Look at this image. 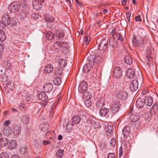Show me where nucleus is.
Returning <instances> with one entry per match:
<instances>
[{"label":"nucleus","mask_w":158,"mask_h":158,"mask_svg":"<svg viewBox=\"0 0 158 158\" xmlns=\"http://www.w3.org/2000/svg\"><path fill=\"white\" fill-rule=\"evenodd\" d=\"M113 87L114 90L115 91L116 95L118 98L124 100L127 97V93L126 92L123 90L121 85L118 83L115 85L114 84Z\"/></svg>","instance_id":"nucleus-1"},{"label":"nucleus","mask_w":158,"mask_h":158,"mask_svg":"<svg viewBox=\"0 0 158 158\" xmlns=\"http://www.w3.org/2000/svg\"><path fill=\"white\" fill-rule=\"evenodd\" d=\"M126 76L128 78L131 79L134 77H136L137 79L143 78L141 72L138 74V76L135 73L134 69L133 68H130L127 70L126 73Z\"/></svg>","instance_id":"nucleus-2"},{"label":"nucleus","mask_w":158,"mask_h":158,"mask_svg":"<svg viewBox=\"0 0 158 158\" xmlns=\"http://www.w3.org/2000/svg\"><path fill=\"white\" fill-rule=\"evenodd\" d=\"M20 6L17 2H14L11 3L8 6V10L11 13L18 11L19 9Z\"/></svg>","instance_id":"nucleus-3"},{"label":"nucleus","mask_w":158,"mask_h":158,"mask_svg":"<svg viewBox=\"0 0 158 158\" xmlns=\"http://www.w3.org/2000/svg\"><path fill=\"white\" fill-rule=\"evenodd\" d=\"M120 104L118 102H113L110 106L111 111L112 115H114L118 112L120 109Z\"/></svg>","instance_id":"nucleus-4"},{"label":"nucleus","mask_w":158,"mask_h":158,"mask_svg":"<svg viewBox=\"0 0 158 158\" xmlns=\"http://www.w3.org/2000/svg\"><path fill=\"white\" fill-rule=\"evenodd\" d=\"M108 39H105L102 40L98 45V49L100 50H105L108 46Z\"/></svg>","instance_id":"nucleus-5"},{"label":"nucleus","mask_w":158,"mask_h":158,"mask_svg":"<svg viewBox=\"0 0 158 158\" xmlns=\"http://www.w3.org/2000/svg\"><path fill=\"white\" fill-rule=\"evenodd\" d=\"M30 9L26 5H24L20 12V16L23 18H26L29 15V12Z\"/></svg>","instance_id":"nucleus-6"},{"label":"nucleus","mask_w":158,"mask_h":158,"mask_svg":"<svg viewBox=\"0 0 158 158\" xmlns=\"http://www.w3.org/2000/svg\"><path fill=\"white\" fill-rule=\"evenodd\" d=\"M113 75L116 78H119L122 75L121 68L119 67H115L113 70Z\"/></svg>","instance_id":"nucleus-7"},{"label":"nucleus","mask_w":158,"mask_h":158,"mask_svg":"<svg viewBox=\"0 0 158 158\" xmlns=\"http://www.w3.org/2000/svg\"><path fill=\"white\" fill-rule=\"evenodd\" d=\"M138 88V81L134 80L132 81L130 85V89L132 92L137 90Z\"/></svg>","instance_id":"nucleus-8"},{"label":"nucleus","mask_w":158,"mask_h":158,"mask_svg":"<svg viewBox=\"0 0 158 158\" xmlns=\"http://www.w3.org/2000/svg\"><path fill=\"white\" fill-rule=\"evenodd\" d=\"M87 86V83L85 81H81L79 85L78 90L79 92L82 93L85 92Z\"/></svg>","instance_id":"nucleus-9"},{"label":"nucleus","mask_w":158,"mask_h":158,"mask_svg":"<svg viewBox=\"0 0 158 158\" xmlns=\"http://www.w3.org/2000/svg\"><path fill=\"white\" fill-rule=\"evenodd\" d=\"M145 103L144 100L143 98H139L136 101V106L139 109L142 108L143 107Z\"/></svg>","instance_id":"nucleus-10"},{"label":"nucleus","mask_w":158,"mask_h":158,"mask_svg":"<svg viewBox=\"0 0 158 158\" xmlns=\"http://www.w3.org/2000/svg\"><path fill=\"white\" fill-rule=\"evenodd\" d=\"M44 92H39L37 96L38 99L44 101L48 98V96Z\"/></svg>","instance_id":"nucleus-11"},{"label":"nucleus","mask_w":158,"mask_h":158,"mask_svg":"<svg viewBox=\"0 0 158 158\" xmlns=\"http://www.w3.org/2000/svg\"><path fill=\"white\" fill-rule=\"evenodd\" d=\"M93 56V55H90V56L88 57V59H89L90 61H93L94 63H96L97 64H98L102 60L101 57L99 56H97L94 57V59H93L94 57Z\"/></svg>","instance_id":"nucleus-12"},{"label":"nucleus","mask_w":158,"mask_h":158,"mask_svg":"<svg viewBox=\"0 0 158 158\" xmlns=\"http://www.w3.org/2000/svg\"><path fill=\"white\" fill-rule=\"evenodd\" d=\"M53 88V85L50 83H48L44 86V89L46 93H49L52 91Z\"/></svg>","instance_id":"nucleus-13"},{"label":"nucleus","mask_w":158,"mask_h":158,"mask_svg":"<svg viewBox=\"0 0 158 158\" xmlns=\"http://www.w3.org/2000/svg\"><path fill=\"white\" fill-rule=\"evenodd\" d=\"M130 127L129 126H125L122 130V134L124 137H127L129 135Z\"/></svg>","instance_id":"nucleus-14"},{"label":"nucleus","mask_w":158,"mask_h":158,"mask_svg":"<svg viewBox=\"0 0 158 158\" xmlns=\"http://www.w3.org/2000/svg\"><path fill=\"white\" fill-rule=\"evenodd\" d=\"M33 6L34 8L37 10H40L42 7V4L38 0L33 1Z\"/></svg>","instance_id":"nucleus-15"},{"label":"nucleus","mask_w":158,"mask_h":158,"mask_svg":"<svg viewBox=\"0 0 158 158\" xmlns=\"http://www.w3.org/2000/svg\"><path fill=\"white\" fill-rule=\"evenodd\" d=\"M144 101L146 105L148 106H151L153 104V100L152 97L150 96L146 97Z\"/></svg>","instance_id":"nucleus-16"},{"label":"nucleus","mask_w":158,"mask_h":158,"mask_svg":"<svg viewBox=\"0 0 158 158\" xmlns=\"http://www.w3.org/2000/svg\"><path fill=\"white\" fill-rule=\"evenodd\" d=\"M105 104V100L103 98H100L96 102V106L98 107H101Z\"/></svg>","instance_id":"nucleus-17"},{"label":"nucleus","mask_w":158,"mask_h":158,"mask_svg":"<svg viewBox=\"0 0 158 158\" xmlns=\"http://www.w3.org/2000/svg\"><path fill=\"white\" fill-rule=\"evenodd\" d=\"M40 128L41 130L44 132H46L48 131L49 127L48 123H43L40 125Z\"/></svg>","instance_id":"nucleus-18"},{"label":"nucleus","mask_w":158,"mask_h":158,"mask_svg":"<svg viewBox=\"0 0 158 158\" xmlns=\"http://www.w3.org/2000/svg\"><path fill=\"white\" fill-rule=\"evenodd\" d=\"M12 131L13 130L12 128L9 126L6 127L3 129V133L6 135L11 134Z\"/></svg>","instance_id":"nucleus-19"},{"label":"nucleus","mask_w":158,"mask_h":158,"mask_svg":"<svg viewBox=\"0 0 158 158\" xmlns=\"http://www.w3.org/2000/svg\"><path fill=\"white\" fill-rule=\"evenodd\" d=\"M158 111V104L155 103L152 107L150 110V114H154Z\"/></svg>","instance_id":"nucleus-20"},{"label":"nucleus","mask_w":158,"mask_h":158,"mask_svg":"<svg viewBox=\"0 0 158 158\" xmlns=\"http://www.w3.org/2000/svg\"><path fill=\"white\" fill-rule=\"evenodd\" d=\"M17 145L16 141L15 140H11L8 142L7 145L9 148L13 149Z\"/></svg>","instance_id":"nucleus-21"},{"label":"nucleus","mask_w":158,"mask_h":158,"mask_svg":"<svg viewBox=\"0 0 158 158\" xmlns=\"http://www.w3.org/2000/svg\"><path fill=\"white\" fill-rule=\"evenodd\" d=\"M10 18L9 16L8 15L6 14H4L2 16V23H4L8 26V23L9 21Z\"/></svg>","instance_id":"nucleus-22"},{"label":"nucleus","mask_w":158,"mask_h":158,"mask_svg":"<svg viewBox=\"0 0 158 158\" xmlns=\"http://www.w3.org/2000/svg\"><path fill=\"white\" fill-rule=\"evenodd\" d=\"M109 111V109L107 108H102L99 110V114L102 116H105L107 114Z\"/></svg>","instance_id":"nucleus-23"},{"label":"nucleus","mask_w":158,"mask_h":158,"mask_svg":"<svg viewBox=\"0 0 158 158\" xmlns=\"http://www.w3.org/2000/svg\"><path fill=\"white\" fill-rule=\"evenodd\" d=\"M92 69L90 64H86L85 65L83 68V70L85 73H88Z\"/></svg>","instance_id":"nucleus-24"},{"label":"nucleus","mask_w":158,"mask_h":158,"mask_svg":"<svg viewBox=\"0 0 158 158\" xmlns=\"http://www.w3.org/2000/svg\"><path fill=\"white\" fill-rule=\"evenodd\" d=\"M72 122L75 124H78L80 123L81 120V118L79 115L74 116L72 119Z\"/></svg>","instance_id":"nucleus-25"},{"label":"nucleus","mask_w":158,"mask_h":158,"mask_svg":"<svg viewBox=\"0 0 158 158\" xmlns=\"http://www.w3.org/2000/svg\"><path fill=\"white\" fill-rule=\"evenodd\" d=\"M53 66L51 64H48L45 67L44 71L46 73H50L53 70Z\"/></svg>","instance_id":"nucleus-26"},{"label":"nucleus","mask_w":158,"mask_h":158,"mask_svg":"<svg viewBox=\"0 0 158 158\" xmlns=\"http://www.w3.org/2000/svg\"><path fill=\"white\" fill-rule=\"evenodd\" d=\"M45 37L48 40H51L53 39L54 36V34L51 31L46 32L45 34Z\"/></svg>","instance_id":"nucleus-27"},{"label":"nucleus","mask_w":158,"mask_h":158,"mask_svg":"<svg viewBox=\"0 0 158 158\" xmlns=\"http://www.w3.org/2000/svg\"><path fill=\"white\" fill-rule=\"evenodd\" d=\"M124 60L126 63L128 65H131L132 63V57L129 56H126L124 58Z\"/></svg>","instance_id":"nucleus-28"},{"label":"nucleus","mask_w":158,"mask_h":158,"mask_svg":"<svg viewBox=\"0 0 158 158\" xmlns=\"http://www.w3.org/2000/svg\"><path fill=\"white\" fill-rule=\"evenodd\" d=\"M7 139L5 138H1L0 139V146L1 147H5L6 144H7L8 142Z\"/></svg>","instance_id":"nucleus-29"},{"label":"nucleus","mask_w":158,"mask_h":158,"mask_svg":"<svg viewBox=\"0 0 158 158\" xmlns=\"http://www.w3.org/2000/svg\"><path fill=\"white\" fill-rule=\"evenodd\" d=\"M44 19L48 22H52L54 20L53 17L51 15L49 14H46L45 15Z\"/></svg>","instance_id":"nucleus-30"},{"label":"nucleus","mask_w":158,"mask_h":158,"mask_svg":"<svg viewBox=\"0 0 158 158\" xmlns=\"http://www.w3.org/2000/svg\"><path fill=\"white\" fill-rule=\"evenodd\" d=\"M83 93V97H84V96L86 97V99L91 98L92 97V95L91 93L88 92L86 90L85 92L82 93ZM84 98L85 97H84Z\"/></svg>","instance_id":"nucleus-31"},{"label":"nucleus","mask_w":158,"mask_h":158,"mask_svg":"<svg viewBox=\"0 0 158 158\" xmlns=\"http://www.w3.org/2000/svg\"><path fill=\"white\" fill-rule=\"evenodd\" d=\"M92 127L94 129H98L101 127V124L98 121L94 122L92 123Z\"/></svg>","instance_id":"nucleus-32"},{"label":"nucleus","mask_w":158,"mask_h":158,"mask_svg":"<svg viewBox=\"0 0 158 158\" xmlns=\"http://www.w3.org/2000/svg\"><path fill=\"white\" fill-rule=\"evenodd\" d=\"M21 131V128L19 126H17L14 129V134L16 135H18Z\"/></svg>","instance_id":"nucleus-33"},{"label":"nucleus","mask_w":158,"mask_h":158,"mask_svg":"<svg viewBox=\"0 0 158 158\" xmlns=\"http://www.w3.org/2000/svg\"><path fill=\"white\" fill-rule=\"evenodd\" d=\"M131 120L132 122H136L139 119V117L134 114H131L130 116Z\"/></svg>","instance_id":"nucleus-34"},{"label":"nucleus","mask_w":158,"mask_h":158,"mask_svg":"<svg viewBox=\"0 0 158 158\" xmlns=\"http://www.w3.org/2000/svg\"><path fill=\"white\" fill-rule=\"evenodd\" d=\"M53 81L54 84L55 85L58 86L60 85L61 83V80L60 79V78L58 77L56 78H55L53 80Z\"/></svg>","instance_id":"nucleus-35"},{"label":"nucleus","mask_w":158,"mask_h":158,"mask_svg":"<svg viewBox=\"0 0 158 158\" xmlns=\"http://www.w3.org/2000/svg\"><path fill=\"white\" fill-rule=\"evenodd\" d=\"M73 125L71 123H68L66 124V129L67 130V132H70L73 129Z\"/></svg>","instance_id":"nucleus-36"},{"label":"nucleus","mask_w":158,"mask_h":158,"mask_svg":"<svg viewBox=\"0 0 158 158\" xmlns=\"http://www.w3.org/2000/svg\"><path fill=\"white\" fill-rule=\"evenodd\" d=\"M62 68L61 67H59L56 68L55 70V74L58 76L61 75L63 72Z\"/></svg>","instance_id":"nucleus-37"},{"label":"nucleus","mask_w":158,"mask_h":158,"mask_svg":"<svg viewBox=\"0 0 158 158\" xmlns=\"http://www.w3.org/2000/svg\"><path fill=\"white\" fill-rule=\"evenodd\" d=\"M6 38V35L3 31H0V41L2 42Z\"/></svg>","instance_id":"nucleus-38"},{"label":"nucleus","mask_w":158,"mask_h":158,"mask_svg":"<svg viewBox=\"0 0 158 158\" xmlns=\"http://www.w3.org/2000/svg\"><path fill=\"white\" fill-rule=\"evenodd\" d=\"M56 36L59 40L62 39L64 36V33L62 31H60L58 32L56 34Z\"/></svg>","instance_id":"nucleus-39"},{"label":"nucleus","mask_w":158,"mask_h":158,"mask_svg":"<svg viewBox=\"0 0 158 158\" xmlns=\"http://www.w3.org/2000/svg\"><path fill=\"white\" fill-rule=\"evenodd\" d=\"M64 151L63 149H59L56 152V156L57 157L62 158L64 155Z\"/></svg>","instance_id":"nucleus-40"},{"label":"nucleus","mask_w":158,"mask_h":158,"mask_svg":"<svg viewBox=\"0 0 158 158\" xmlns=\"http://www.w3.org/2000/svg\"><path fill=\"white\" fill-rule=\"evenodd\" d=\"M144 40L142 38H140V39L138 40V45L137 46L139 48H143V45L144 44Z\"/></svg>","instance_id":"nucleus-41"},{"label":"nucleus","mask_w":158,"mask_h":158,"mask_svg":"<svg viewBox=\"0 0 158 158\" xmlns=\"http://www.w3.org/2000/svg\"><path fill=\"white\" fill-rule=\"evenodd\" d=\"M15 21L12 18H10L9 20V21L8 23V25L12 27L14 26L15 23Z\"/></svg>","instance_id":"nucleus-42"},{"label":"nucleus","mask_w":158,"mask_h":158,"mask_svg":"<svg viewBox=\"0 0 158 158\" xmlns=\"http://www.w3.org/2000/svg\"><path fill=\"white\" fill-rule=\"evenodd\" d=\"M85 104L86 107L89 108L91 106L92 104V102L90 99H88L85 101Z\"/></svg>","instance_id":"nucleus-43"},{"label":"nucleus","mask_w":158,"mask_h":158,"mask_svg":"<svg viewBox=\"0 0 158 158\" xmlns=\"http://www.w3.org/2000/svg\"><path fill=\"white\" fill-rule=\"evenodd\" d=\"M18 108L20 110H24L26 109L25 105L23 103H19L18 105Z\"/></svg>","instance_id":"nucleus-44"},{"label":"nucleus","mask_w":158,"mask_h":158,"mask_svg":"<svg viewBox=\"0 0 158 158\" xmlns=\"http://www.w3.org/2000/svg\"><path fill=\"white\" fill-rule=\"evenodd\" d=\"M5 64L6 65V68L7 69H12V66L11 64V63L9 61H7L5 62Z\"/></svg>","instance_id":"nucleus-45"},{"label":"nucleus","mask_w":158,"mask_h":158,"mask_svg":"<svg viewBox=\"0 0 158 158\" xmlns=\"http://www.w3.org/2000/svg\"><path fill=\"white\" fill-rule=\"evenodd\" d=\"M0 158H9L8 153L6 152H3L0 155Z\"/></svg>","instance_id":"nucleus-46"},{"label":"nucleus","mask_w":158,"mask_h":158,"mask_svg":"<svg viewBox=\"0 0 158 158\" xmlns=\"http://www.w3.org/2000/svg\"><path fill=\"white\" fill-rule=\"evenodd\" d=\"M90 38L87 35H85V37L84 40V43L87 45L88 44L90 41Z\"/></svg>","instance_id":"nucleus-47"},{"label":"nucleus","mask_w":158,"mask_h":158,"mask_svg":"<svg viewBox=\"0 0 158 158\" xmlns=\"http://www.w3.org/2000/svg\"><path fill=\"white\" fill-rule=\"evenodd\" d=\"M1 21H0V31H2L7 26L5 24Z\"/></svg>","instance_id":"nucleus-48"},{"label":"nucleus","mask_w":158,"mask_h":158,"mask_svg":"<svg viewBox=\"0 0 158 158\" xmlns=\"http://www.w3.org/2000/svg\"><path fill=\"white\" fill-rule=\"evenodd\" d=\"M61 44H63L62 43H61V42H56L54 44V47L56 49H59V48L61 47Z\"/></svg>","instance_id":"nucleus-49"},{"label":"nucleus","mask_w":158,"mask_h":158,"mask_svg":"<svg viewBox=\"0 0 158 158\" xmlns=\"http://www.w3.org/2000/svg\"><path fill=\"white\" fill-rule=\"evenodd\" d=\"M29 120V119L28 116H27L23 117L22 118V120L24 123H27L28 122Z\"/></svg>","instance_id":"nucleus-50"},{"label":"nucleus","mask_w":158,"mask_h":158,"mask_svg":"<svg viewBox=\"0 0 158 158\" xmlns=\"http://www.w3.org/2000/svg\"><path fill=\"white\" fill-rule=\"evenodd\" d=\"M20 152L21 154H25L27 152V148L25 147H22L20 148Z\"/></svg>","instance_id":"nucleus-51"},{"label":"nucleus","mask_w":158,"mask_h":158,"mask_svg":"<svg viewBox=\"0 0 158 158\" xmlns=\"http://www.w3.org/2000/svg\"><path fill=\"white\" fill-rule=\"evenodd\" d=\"M138 39L136 38H133L132 40V42L133 43V45L135 46H137L138 45Z\"/></svg>","instance_id":"nucleus-52"},{"label":"nucleus","mask_w":158,"mask_h":158,"mask_svg":"<svg viewBox=\"0 0 158 158\" xmlns=\"http://www.w3.org/2000/svg\"><path fill=\"white\" fill-rule=\"evenodd\" d=\"M60 65L62 66L63 65V66L64 67L67 64V62L65 60L61 59L60 60Z\"/></svg>","instance_id":"nucleus-53"},{"label":"nucleus","mask_w":158,"mask_h":158,"mask_svg":"<svg viewBox=\"0 0 158 158\" xmlns=\"http://www.w3.org/2000/svg\"><path fill=\"white\" fill-rule=\"evenodd\" d=\"M116 35L118 40L120 41H122L123 40V38L121 33H116Z\"/></svg>","instance_id":"nucleus-54"},{"label":"nucleus","mask_w":158,"mask_h":158,"mask_svg":"<svg viewBox=\"0 0 158 158\" xmlns=\"http://www.w3.org/2000/svg\"><path fill=\"white\" fill-rule=\"evenodd\" d=\"M107 158H115L114 154L112 153H109L107 156Z\"/></svg>","instance_id":"nucleus-55"},{"label":"nucleus","mask_w":158,"mask_h":158,"mask_svg":"<svg viewBox=\"0 0 158 158\" xmlns=\"http://www.w3.org/2000/svg\"><path fill=\"white\" fill-rule=\"evenodd\" d=\"M39 15L38 13H33L31 15V17L34 19H36L39 17Z\"/></svg>","instance_id":"nucleus-56"},{"label":"nucleus","mask_w":158,"mask_h":158,"mask_svg":"<svg viewBox=\"0 0 158 158\" xmlns=\"http://www.w3.org/2000/svg\"><path fill=\"white\" fill-rule=\"evenodd\" d=\"M110 144L112 145V146H115L116 144V140L115 139L112 138L111 139L110 141Z\"/></svg>","instance_id":"nucleus-57"},{"label":"nucleus","mask_w":158,"mask_h":158,"mask_svg":"<svg viewBox=\"0 0 158 158\" xmlns=\"http://www.w3.org/2000/svg\"><path fill=\"white\" fill-rule=\"evenodd\" d=\"M76 4L80 7L82 6L83 4L78 0H76Z\"/></svg>","instance_id":"nucleus-58"},{"label":"nucleus","mask_w":158,"mask_h":158,"mask_svg":"<svg viewBox=\"0 0 158 158\" xmlns=\"http://www.w3.org/2000/svg\"><path fill=\"white\" fill-rule=\"evenodd\" d=\"M135 19L136 22H139L141 21V19L139 15L136 16L135 18Z\"/></svg>","instance_id":"nucleus-59"},{"label":"nucleus","mask_w":158,"mask_h":158,"mask_svg":"<svg viewBox=\"0 0 158 158\" xmlns=\"http://www.w3.org/2000/svg\"><path fill=\"white\" fill-rule=\"evenodd\" d=\"M43 143L44 145H46L48 144H50V142L49 140H44L43 142Z\"/></svg>","instance_id":"nucleus-60"},{"label":"nucleus","mask_w":158,"mask_h":158,"mask_svg":"<svg viewBox=\"0 0 158 158\" xmlns=\"http://www.w3.org/2000/svg\"><path fill=\"white\" fill-rule=\"evenodd\" d=\"M10 123V122L9 120L6 121L3 123V125L4 126L6 127L8 126V125Z\"/></svg>","instance_id":"nucleus-61"},{"label":"nucleus","mask_w":158,"mask_h":158,"mask_svg":"<svg viewBox=\"0 0 158 158\" xmlns=\"http://www.w3.org/2000/svg\"><path fill=\"white\" fill-rule=\"evenodd\" d=\"M61 43H63V44H62L61 47L65 48L67 45V43L65 42H61Z\"/></svg>","instance_id":"nucleus-62"},{"label":"nucleus","mask_w":158,"mask_h":158,"mask_svg":"<svg viewBox=\"0 0 158 158\" xmlns=\"http://www.w3.org/2000/svg\"><path fill=\"white\" fill-rule=\"evenodd\" d=\"M47 132H46L45 133V136L46 137H47V136H50L51 135V133L50 132L48 131H47Z\"/></svg>","instance_id":"nucleus-63"},{"label":"nucleus","mask_w":158,"mask_h":158,"mask_svg":"<svg viewBox=\"0 0 158 158\" xmlns=\"http://www.w3.org/2000/svg\"><path fill=\"white\" fill-rule=\"evenodd\" d=\"M11 158H20L19 156L16 154H14L13 155Z\"/></svg>","instance_id":"nucleus-64"}]
</instances>
